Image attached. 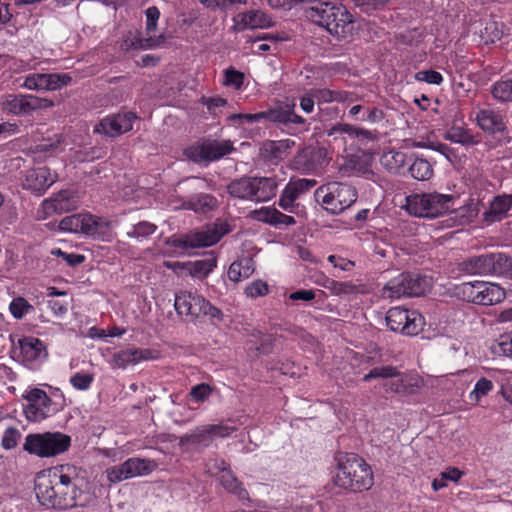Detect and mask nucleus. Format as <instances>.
Wrapping results in <instances>:
<instances>
[{"label": "nucleus", "instance_id": "f257e3e1", "mask_svg": "<svg viewBox=\"0 0 512 512\" xmlns=\"http://www.w3.org/2000/svg\"><path fill=\"white\" fill-rule=\"evenodd\" d=\"M77 470L71 465L55 467L38 477L36 496L47 508L69 509L78 505L81 494L77 485Z\"/></svg>", "mask_w": 512, "mask_h": 512}, {"label": "nucleus", "instance_id": "f03ea898", "mask_svg": "<svg viewBox=\"0 0 512 512\" xmlns=\"http://www.w3.org/2000/svg\"><path fill=\"white\" fill-rule=\"evenodd\" d=\"M310 6L305 15L315 24L325 27L337 39H346L354 31L353 16L345 6L331 0H305Z\"/></svg>", "mask_w": 512, "mask_h": 512}, {"label": "nucleus", "instance_id": "7ed1b4c3", "mask_svg": "<svg viewBox=\"0 0 512 512\" xmlns=\"http://www.w3.org/2000/svg\"><path fill=\"white\" fill-rule=\"evenodd\" d=\"M334 484L353 492L369 490L374 484L370 465L355 453L339 452L335 456Z\"/></svg>", "mask_w": 512, "mask_h": 512}, {"label": "nucleus", "instance_id": "20e7f679", "mask_svg": "<svg viewBox=\"0 0 512 512\" xmlns=\"http://www.w3.org/2000/svg\"><path fill=\"white\" fill-rule=\"evenodd\" d=\"M59 229L105 242H110L113 238V222L108 218L90 213H78L64 217L59 223Z\"/></svg>", "mask_w": 512, "mask_h": 512}, {"label": "nucleus", "instance_id": "39448f33", "mask_svg": "<svg viewBox=\"0 0 512 512\" xmlns=\"http://www.w3.org/2000/svg\"><path fill=\"white\" fill-rule=\"evenodd\" d=\"M279 181L275 176L242 177L227 186L228 193L235 198L253 202H267L277 193Z\"/></svg>", "mask_w": 512, "mask_h": 512}, {"label": "nucleus", "instance_id": "423d86ee", "mask_svg": "<svg viewBox=\"0 0 512 512\" xmlns=\"http://www.w3.org/2000/svg\"><path fill=\"white\" fill-rule=\"evenodd\" d=\"M377 378L388 379L384 384L386 391L400 395L416 394L423 385V379L418 374L402 373L390 365L371 369L364 375L363 381L369 382Z\"/></svg>", "mask_w": 512, "mask_h": 512}, {"label": "nucleus", "instance_id": "0eeeda50", "mask_svg": "<svg viewBox=\"0 0 512 512\" xmlns=\"http://www.w3.org/2000/svg\"><path fill=\"white\" fill-rule=\"evenodd\" d=\"M315 200L331 214H340L357 200L356 189L341 182H329L314 191Z\"/></svg>", "mask_w": 512, "mask_h": 512}, {"label": "nucleus", "instance_id": "6e6552de", "mask_svg": "<svg viewBox=\"0 0 512 512\" xmlns=\"http://www.w3.org/2000/svg\"><path fill=\"white\" fill-rule=\"evenodd\" d=\"M71 446V437L61 432L31 433L25 437L23 450L40 458L55 457Z\"/></svg>", "mask_w": 512, "mask_h": 512}, {"label": "nucleus", "instance_id": "1a4fd4ad", "mask_svg": "<svg viewBox=\"0 0 512 512\" xmlns=\"http://www.w3.org/2000/svg\"><path fill=\"white\" fill-rule=\"evenodd\" d=\"M454 197L437 192L413 194L406 198L407 211L417 217L436 218L447 213Z\"/></svg>", "mask_w": 512, "mask_h": 512}, {"label": "nucleus", "instance_id": "9d476101", "mask_svg": "<svg viewBox=\"0 0 512 512\" xmlns=\"http://www.w3.org/2000/svg\"><path fill=\"white\" fill-rule=\"evenodd\" d=\"M431 287L428 277L415 272H403L389 280L382 289V297L399 299L423 295Z\"/></svg>", "mask_w": 512, "mask_h": 512}, {"label": "nucleus", "instance_id": "9b49d317", "mask_svg": "<svg viewBox=\"0 0 512 512\" xmlns=\"http://www.w3.org/2000/svg\"><path fill=\"white\" fill-rule=\"evenodd\" d=\"M235 150L231 140L205 139L184 149V156L196 164L220 160Z\"/></svg>", "mask_w": 512, "mask_h": 512}, {"label": "nucleus", "instance_id": "f8f14e48", "mask_svg": "<svg viewBox=\"0 0 512 512\" xmlns=\"http://www.w3.org/2000/svg\"><path fill=\"white\" fill-rule=\"evenodd\" d=\"M157 467L154 460L131 457L119 465L108 467L105 475L110 484H118L131 478L150 475Z\"/></svg>", "mask_w": 512, "mask_h": 512}, {"label": "nucleus", "instance_id": "ddd939ff", "mask_svg": "<svg viewBox=\"0 0 512 512\" xmlns=\"http://www.w3.org/2000/svg\"><path fill=\"white\" fill-rule=\"evenodd\" d=\"M387 326L394 332L415 336L423 330L424 317L416 310L392 307L386 315Z\"/></svg>", "mask_w": 512, "mask_h": 512}, {"label": "nucleus", "instance_id": "4468645a", "mask_svg": "<svg viewBox=\"0 0 512 512\" xmlns=\"http://www.w3.org/2000/svg\"><path fill=\"white\" fill-rule=\"evenodd\" d=\"M235 430L234 426L224 423L201 425L181 436L180 444L207 448L216 438H227Z\"/></svg>", "mask_w": 512, "mask_h": 512}, {"label": "nucleus", "instance_id": "2eb2a0df", "mask_svg": "<svg viewBox=\"0 0 512 512\" xmlns=\"http://www.w3.org/2000/svg\"><path fill=\"white\" fill-rule=\"evenodd\" d=\"M448 117L451 118L447 121L444 138L450 142L473 146L479 143L478 139L467 128L464 121V115L457 105H452L449 108Z\"/></svg>", "mask_w": 512, "mask_h": 512}, {"label": "nucleus", "instance_id": "dca6fc26", "mask_svg": "<svg viewBox=\"0 0 512 512\" xmlns=\"http://www.w3.org/2000/svg\"><path fill=\"white\" fill-rule=\"evenodd\" d=\"M24 399L27 404L23 411L26 419L31 422H40L54 413L52 400L47 393L39 388H33L26 392Z\"/></svg>", "mask_w": 512, "mask_h": 512}, {"label": "nucleus", "instance_id": "f3484780", "mask_svg": "<svg viewBox=\"0 0 512 512\" xmlns=\"http://www.w3.org/2000/svg\"><path fill=\"white\" fill-rule=\"evenodd\" d=\"M492 263L490 253L471 256L455 263H451L449 267V274L453 278L474 275H491Z\"/></svg>", "mask_w": 512, "mask_h": 512}, {"label": "nucleus", "instance_id": "a211bd4d", "mask_svg": "<svg viewBox=\"0 0 512 512\" xmlns=\"http://www.w3.org/2000/svg\"><path fill=\"white\" fill-rule=\"evenodd\" d=\"M21 362L29 369H37L48 357L47 347L43 341L33 336L18 340Z\"/></svg>", "mask_w": 512, "mask_h": 512}, {"label": "nucleus", "instance_id": "6ab92c4d", "mask_svg": "<svg viewBox=\"0 0 512 512\" xmlns=\"http://www.w3.org/2000/svg\"><path fill=\"white\" fill-rule=\"evenodd\" d=\"M137 118L133 112L112 114L103 118L94 128V132L108 137L120 136L133 128V122Z\"/></svg>", "mask_w": 512, "mask_h": 512}, {"label": "nucleus", "instance_id": "aec40b11", "mask_svg": "<svg viewBox=\"0 0 512 512\" xmlns=\"http://www.w3.org/2000/svg\"><path fill=\"white\" fill-rule=\"evenodd\" d=\"M327 135H338L343 139H349L364 146L378 140V132L376 130H369L362 126L347 122H338L334 124L327 130Z\"/></svg>", "mask_w": 512, "mask_h": 512}, {"label": "nucleus", "instance_id": "412c9836", "mask_svg": "<svg viewBox=\"0 0 512 512\" xmlns=\"http://www.w3.org/2000/svg\"><path fill=\"white\" fill-rule=\"evenodd\" d=\"M71 77L66 73H33L25 77L22 86L29 90H58L66 86Z\"/></svg>", "mask_w": 512, "mask_h": 512}, {"label": "nucleus", "instance_id": "4be33fe9", "mask_svg": "<svg viewBox=\"0 0 512 512\" xmlns=\"http://www.w3.org/2000/svg\"><path fill=\"white\" fill-rule=\"evenodd\" d=\"M317 184L315 179L298 178L291 179L283 189L278 205L285 211L292 212L295 201Z\"/></svg>", "mask_w": 512, "mask_h": 512}, {"label": "nucleus", "instance_id": "5701e85b", "mask_svg": "<svg viewBox=\"0 0 512 512\" xmlns=\"http://www.w3.org/2000/svg\"><path fill=\"white\" fill-rule=\"evenodd\" d=\"M221 237L222 235L216 229H206L173 239L171 244L181 249L209 247L219 242Z\"/></svg>", "mask_w": 512, "mask_h": 512}, {"label": "nucleus", "instance_id": "b1692460", "mask_svg": "<svg viewBox=\"0 0 512 512\" xmlns=\"http://www.w3.org/2000/svg\"><path fill=\"white\" fill-rule=\"evenodd\" d=\"M42 101L45 102L44 106L53 105L52 101L40 99L33 95H9L2 103V108L4 111L15 115L27 114L41 107Z\"/></svg>", "mask_w": 512, "mask_h": 512}, {"label": "nucleus", "instance_id": "393cba45", "mask_svg": "<svg viewBox=\"0 0 512 512\" xmlns=\"http://www.w3.org/2000/svg\"><path fill=\"white\" fill-rule=\"evenodd\" d=\"M57 180V174L47 167L28 170L25 175L23 187L32 192L42 194Z\"/></svg>", "mask_w": 512, "mask_h": 512}, {"label": "nucleus", "instance_id": "a878e982", "mask_svg": "<svg viewBox=\"0 0 512 512\" xmlns=\"http://www.w3.org/2000/svg\"><path fill=\"white\" fill-rule=\"evenodd\" d=\"M203 298L201 295L182 291L176 294L174 307L179 315L194 320L201 316Z\"/></svg>", "mask_w": 512, "mask_h": 512}, {"label": "nucleus", "instance_id": "bb28decb", "mask_svg": "<svg viewBox=\"0 0 512 512\" xmlns=\"http://www.w3.org/2000/svg\"><path fill=\"white\" fill-rule=\"evenodd\" d=\"M77 200L75 193L71 190H62L42 203L44 213L48 216L56 213L61 214L75 209Z\"/></svg>", "mask_w": 512, "mask_h": 512}, {"label": "nucleus", "instance_id": "cd10ccee", "mask_svg": "<svg viewBox=\"0 0 512 512\" xmlns=\"http://www.w3.org/2000/svg\"><path fill=\"white\" fill-rule=\"evenodd\" d=\"M476 121L479 128L489 134L501 133L506 131V124L503 115L493 109H481L476 114Z\"/></svg>", "mask_w": 512, "mask_h": 512}, {"label": "nucleus", "instance_id": "c85d7f7f", "mask_svg": "<svg viewBox=\"0 0 512 512\" xmlns=\"http://www.w3.org/2000/svg\"><path fill=\"white\" fill-rule=\"evenodd\" d=\"M217 206V198L208 193H197L186 199H183L181 202V208L202 214H206L215 210Z\"/></svg>", "mask_w": 512, "mask_h": 512}, {"label": "nucleus", "instance_id": "c756f323", "mask_svg": "<svg viewBox=\"0 0 512 512\" xmlns=\"http://www.w3.org/2000/svg\"><path fill=\"white\" fill-rule=\"evenodd\" d=\"M315 99L318 102L329 103H353L362 99L360 95L352 91L330 90V89H311Z\"/></svg>", "mask_w": 512, "mask_h": 512}, {"label": "nucleus", "instance_id": "7c9ffc66", "mask_svg": "<svg viewBox=\"0 0 512 512\" xmlns=\"http://www.w3.org/2000/svg\"><path fill=\"white\" fill-rule=\"evenodd\" d=\"M256 219L270 225L291 226L295 224V219L292 216L286 215L273 207H262L255 211Z\"/></svg>", "mask_w": 512, "mask_h": 512}, {"label": "nucleus", "instance_id": "2f4dec72", "mask_svg": "<svg viewBox=\"0 0 512 512\" xmlns=\"http://www.w3.org/2000/svg\"><path fill=\"white\" fill-rule=\"evenodd\" d=\"M408 161H411V159H408L406 153L395 149L384 152L380 158L381 165L394 174H400Z\"/></svg>", "mask_w": 512, "mask_h": 512}, {"label": "nucleus", "instance_id": "473e14b6", "mask_svg": "<svg viewBox=\"0 0 512 512\" xmlns=\"http://www.w3.org/2000/svg\"><path fill=\"white\" fill-rule=\"evenodd\" d=\"M512 206V195L497 196L491 202L488 211L484 213L487 222L500 221Z\"/></svg>", "mask_w": 512, "mask_h": 512}, {"label": "nucleus", "instance_id": "72a5a7b5", "mask_svg": "<svg viewBox=\"0 0 512 512\" xmlns=\"http://www.w3.org/2000/svg\"><path fill=\"white\" fill-rule=\"evenodd\" d=\"M287 146L282 141L267 140L260 147V157L267 163L277 164L286 155Z\"/></svg>", "mask_w": 512, "mask_h": 512}, {"label": "nucleus", "instance_id": "f704fd0d", "mask_svg": "<svg viewBox=\"0 0 512 512\" xmlns=\"http://www.w3.org/2000/svg\"><path fill=\"white\" fill-rule=\"evenodd\" d=\"M483 286L480 297L476 300L477 305H495L505 299V291L499 285L483 281Z\"/></svg>", "mask_w": 512, "mask_h": 512}, {"label": "nucleus", "instance_id": "c9c22d12", "mask_svg": "<svg viewBox=\"0 0 512 512\" xmlns=\"http://www.w3.org/2000/svg\"><path fill=\"white\" fill-rule=\"evenodd\" d=\"M220 484L230 494L235 495L239 500H249V493L232 471L225 472L220 476Z\"/></svg>", "mask_w": 512, "mask_h": 512}, {"label": "nucleus", "instance_id": "e433bc0d", "mask_svg": "<svg viewBox=\"0 0 512 512\" xmlns=\"http://www.w3.org/2000/svg\"><path fill=\"white\" fill-rule=\"evenodd\" d=\"M164 40V37L163 36H160L158 38H154V37H147V38H143L140 36L139 33H136V34H130L128 35L123 43H122V47L126 50H129V49H142V50H146V49H153L157 46H159Z\"/></svg>", "mask_w": 512, "mask_h": 512}, {"label": "nucleus", "instance_id": "4c0bfd02", "mask_svg": "<svg viewBox=\"0 0 512 512\" xmlns=\"http://www.w3.org/2000/svg\"><path fill=\"white\" fill-rule=\"evenodd\" d=\"M241 24L246 28H269L273 25L272 18L260 10H252L241 15Z\"/></svg>", "mask_w": 512, "mask_h": 512}, {"label": "nucleus", "instance_id": "58836bf2", "mask_svg": "<svg viewBox=\"0 0 512 512\" xmlns=\"http://www.w3.org/2000/svg\"><path fill=\"white\" fill-rule=\"evenodd\" d=\"M254 272L253 261L251 258H244L240 261L233 262L227 272L229 280L232 282H240L249 278Z\"/></svg>", "mask_w": 512, "mask_h": 512}, {"label": "nucleus", "instance_id": "ea45409f", "mask_svg": "<svg viewBox=\"0 0 512 512\" xmlns=\"http://www.w3.org/2000/svg\"><path fill=\"white\" fill-rule=\"evenodd\" d=\"M217 266L216 258L210 257L203 260H196L186 263V270L192 277L204 278L208 276Z\"/></svg>", "mask_w": 512, "mask_h": 512}, {"label": "nucleus", "instance_id": "a19ab883", "mask_svg": "<svg viewBox=\"0 0 512 512\" xmlns=\"http://www.w3.org/2000/svg\"><path fill=\"white\" fill-rule=\"evenodd\" d=\"M492 268L491 275H504L512 278V257L504 253H490Z\"/></svg>", "mask_w": 512, "mask_h": 512}, {"label": "nucleus", "instance_id": "79ce46f5", "mask_svg": "<svg viewBox=\"0 0 512 512\" xmlns=\"http://www.w3.org/2000/svg\"><path fill=\"white\" fill-rule=\"evenodd\" d=\"M321 285L328 289L333 295H349L358 293V286L351 281L339 282L324 276V282Z\"/></svg>", "mask_w": 512, "mask_h": 512}, {"label": "nucleus", "instance_id": "37998d69", "mask_svg": "<svg viewBox=\"0 0 512 512\" xmlns=\"http://www.w3.org/2000/svg\"><path fill=\"white\" fill-rule=\"evenodd\" d=\"M408 171L414 179L419 181L428 180L433 175V167L430 162L418 157L411 162Z\"/></svg>", "mask_w": 512, "mask_h": 512}, {"label": "nucleus", "instance_id": "c03bdc74", "mask_svg": "<svg viewBox=\"0 0 512 512\" xmlns=\"http://www.w3.org/2000/svg\"><path fill=\"white\" fill-rule=\"evenodd\" d=\"M491 93L495 99L501 102L512 101V74L495 82Z\"/></svg>", "mask_w": 512, "mask_h": 512}, {"label": "nucleus", "instance_id": "a18cd8bd", "mask_svg": "<svg viewBox=\"0 0 512 512\" xmlns=\"http://www.w3.org/2000/svg\"><path fill=\"white\" fill-rule=\"evenodd\" d=\"M61 136H55V139H46L36 146L35 154L37 159L53 156L61 151Z\"/></svg>", "mask_w": 512, "mask_h": 512}, {"label": "nucleus", "instance_id": "49530a36", "mask_svg": "<svg viewBox=\"0 0 512 512\" xmlns=\"http://www.w3.org/2000/svg\"><path fill=\"white\" fill-rule=\"evenodd\" d=\"M33 310L34 307L21 296L14 298L9 304V311L15 319H22Z\"/></svg>", "mask_w": 512, "mask_h": 512}, {"label": "nucleus", "instance_id": "de8ad7c7", "mask_svg": "<svg viewBox=\"0 0 512 512\" xmlns=\"http://www.w3.org/2000/svg\"><path fill=\"white\" fill-rule=\"evenodd\" d=\"M157 230V226L148 221H140L133 225L131 230L127 232L129 238H147L154 234Z\"/></svg>", "mask_w": 512, "mask_h": 512}, {"label": "nucleus", "instance_id": "09e8293b", "mask_svg": "<svg viewBox=\"0 0 512 512\" xmlns=\"http://www.w3.org/2000/svg\"><path fill=\"white\" fill-rule=\"evenodd\" d=\"M21 432L17 427L9 426L7 427L2 435L1 438V447L5 450H12L14 449L20 439H21Z\"/></svg>", "mask_w": 512, "mask_h": 512}, {"label": "nucleus", "instance_id": "8fccbe9b", "mask_svg": "<svg viewBox=\"0 0 512 512\" xmlns=\"http://www.w3.org/2000/svg\"><path fill=\"white\" fill-rule=\"evenodd\" d=\"M133 349L120 350L113 354L111 365L113 368L125 369L130 364H136Z\"/></svg>", "mask_w": 512, "mask_h": 512}, {"label": "nucleus", "instance_id": "3c124183", "mask_svg": "<svg viewBox=\"0 0 512 512\" xmlns=\"http://www.w3.org/2000/svg\"><path fill=\"white\" fill-rule=\"evenodd\" d=\"M214 388L207 383L194 385L189 392L191 400L195 403H203L212 395Z\"/></svg>", "mask_w": 512, "mask_h": 512}, {"label": "nucleus", "instance_id": "603ef678", "mask_svg": "<svg viewBox=\"0 0 512 512\" xmlns=\"http://www.w3.org/2000/svg\"><path fill=\"white\" fill-rule=\"evenodd\" d=\"M70 384L76 390L85 391L91 387L94 381V374L89 372H76L70 377Z\"/></svg>", "mask_w": 512, "mask_h": 512}, {"label": "nucleus", "instance_id": "864d4df0", "mask_svg": "<svg viewBox=\"0 0 512 512\" xmlns=\"http://www.w3.org/2000/svg\"><path fill=\"white\" fill-rule=\"evenodd\" d=\"M482 287H484L483 281L466 282L460 286V291L468 302L476 304V300L480 297Z\"/></svg>", "mask_w": 512, "mask_h": 512}, {"label": "nucleus", "instance_id": "5fc2aeb1", "mask_svg": "<svg viewBox=\"0 0 512 512\" xmlns=\"http://www.w3.org/2000/svg\"><path fill=\"white\" fill-rule=\"evenodd\" d=\"M493 387L494 385L491 380L482 377L476 382L474 389L469 393V399L478 402L482 397L486 396Z\"/></svg>", "mask_w": 512, "mask_h": 512}, {"label": "nucleus", "instance_id": "6e6d98bb", "mask_svg": "<svg viewBox=\"0 0 512 512\" xmlns=\"http://www.w3.org/2000/svg\"><path fill=\"white\" fill-rule=\"evenodd\" d=\"M385 112L378 106H365L359 121L369 124H377L383 121Z\"/></svg>", "mask_w": 512, "mask_h": 512}, {"label": "nucleus", "instance_id": "4d7b16f0", "mask_svg": "<svg viewBox=\"0 0 512 512\" xmlns=\"http://www.w3.org/2000/svg\"><path fill=\"white\" fill-rule=\"evenodd\" d=\"M244 83V74L240 71L235 70L233 67H229L224 71L225 86H230L235 89H240Z\"/></svg>", "mask_w": 512, "mask_h": 512}, {"label": "nucleus", "instance_id": "13d9d810", "mask_svg": "<svg viewBox=\"0 0 512 512\" xmlns=\"http://www.w3.org/2000/svg\"><path fill=\"white\" fill-rule=\"evenodd\" d=\"M230 465L220 457H214L207 461L206 463V472L210 475H214L216 473L225 474V472H230Z\"/></svg>", "mask_w": 512, "mask_h": 512}, {"label": "nucleus", "instance_id": "bf43d9fd", "mask_svg": "<svg viewBox=\"0 0 512 512\" xmlns=\"http://www.w3.org/2000/svg\"><path fill=\"white\" fill-rule=\"evenodd\" d=\"M51 254L57 257H61L69 266L76 267L85 261V256L77 253H67L62 251L60 248H54Z\"/></svg>", "mask_w": 512, "mask_h": 512}, {"label": "nucleus", "instance_id": "052dcab7", "mask_svg": "<svg viewBox=\"0 0 512 512\" xmlns=\"http://www.w3.org/2000/svg\"><path fill=\"white\" fill-rule=\"evenodd\" d=\"M146 16V33L151 34L157 29V22L160 18V11L156 6H150L145 11Z\"/></svg>", "mask_w": 512, "mask_h": 512}, {"label": "nucleus", "instance_id": "680f3d73", "mask_svg": "<svg viewBox=\"0 0 512 512\" xmlns=\"http://www.w3.org/2000/svg\"><path fill=\"white\" fill-rule=\"evenodd\" d=\"M268 291V285L261 280H256L247 285L245 288V294L251 298L265 296Z\"/></svg>", "mask_w": 512, "mask_h": 512}, {"label": "nucleus", "instance_id": "e2e57ef3", "mask_svg": "<svg viewBox=\"0 0 512 512\" xmlns=\"http://www.w3.org/2000/svg\"><path fill=\"white\" fill-rule=\"evenodd\" d=\"M495 351L507 357H512V331L500 336Z\"/></svg>", "mask_w": 512, "mask_h": 512}, {"label": "nucleus", "instance_id": "0e129e2a", "mask_svg": "<svg viewBox=\"0 0 512 512\" xmlns=\"http://www.w3.org/2000/svg\"><path fill=\"white\" fill-rule=\"evenodd\" d=\"M416 79L434 85H440L443 82V76L435 70L419 71L416 74Z\"/></svg>", "mask_w": 512, "mask_h": 512}, {"label": "nucleus", "instance_id": "69168bd1", "mask_svg": "<svg viewBox=\"0 0 512 512\" xmlns=\"http://www.w3.org/2000/svg\"><path fill=\"white\" fill-rule=\"evenodd\" d=\"M227 120L236 126H242L244 123H258L257 113L231 114L228 116Z\"/></svg>", "mask_w": 512, "mask_h": 512}, {"label": "nucleus", "instance_id": "338daca9", "mask_svg": "<svg viewBox=\"0 0 512 512\" xmlns=\"http://www.w3.org/2000/svg\"><path fill=\"white\" fill-rule=\"evenodd\" d=\"M327 260L334 268H338L342 271H351L355 266L353 261L337 255H329Z\"/></svg>", "mask_w": 512, "mask_h": 512}, {"label": "nucleus", "instance_id": "774afa93", "mask_svg": "<svg viewBox=\"0 0 512 512\" xmlns=\"http://www.w3.org/2000/svg\"><path fill=\"white\" fill-rule=\"evenodd\" d=\"M501 389L506 399L512 403V372L505 371L502 374Z\"/></svg>", "mask_w": 512, "mask_h": 512}]
</instances>
